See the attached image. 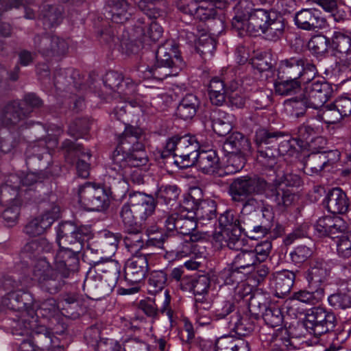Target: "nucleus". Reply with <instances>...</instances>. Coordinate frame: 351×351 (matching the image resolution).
Here are the masks:
<instances>
[{
	"label": "nucleus",
	"mask_w": 351,
	"mask_h": 351,
	"mask_svg": "<svg viewBox=\"0 0 351 351\" xmlns=\"http://www.w3.org/2000/svg\"><path fill=\"white\" fill-rule=\"evenodd\" d=\"M141 138L142 133L139 128L125 126L119 136L118 145L108 169L111 176L117 174L120 179L131 180L136 184L143 183V173L147 169L149 158Z\"/></svg>",
	"instance_id": "1"
},
{
	"label": "nucleus",
	"mask_w": 351,
	"mask_h": 351,
	"mask_svg": "<svg viewBox=\"0 0 351 351\" xmlns=\"http://www.w3.org/2000/svg\"><path fill=\"white\" fill-rule=\"evenodd\" d=\"M70 250L60 247L53 257V267L47 258H40L35 263L32 269V280L37 282L38 287L51 294L58 293L64 285V278L69 277L71 271L77 267L79 259L77 254L71 256Z\"/></svg>",
	"instance_id": "2"
},
{
	"label": "nucleus",
	"mask_w": 351,
	"mask_h": 351,
	"mask_svg": "<svg viewBox=\"0 0 351 351\" xmlns=\"http://www.w3.org/2000/svg\"><path fill=\"white\" fill-rule=\"evenodd\" d=\"M156 63L153 67H147L143 70L141 67L140 71L144 73L143 77H151L162 80L169 76H176L184 66L176 43L172 40H167L159 46L156 53Z\"/></svg>",
	"instance_id": "3"
},
{
	"label": "nucleus",
	"mask_w": 351,
	"mask_h": 351,
	"mask_svg": "<svg viewBox=\"0 0 351 351\" xmlns=\"http://www.w3.org/2000/svg\"><path fill=\"white\" fill-rule=\"evenodd\" d=\"M3 286L5 290H10L5 296L1 299V305L3 307L12 310L16 312L14 317L12 318V323L11 324L12 332L15 335H20L15 333L14 326L15 323H19V328H23L25 324L27 322L23 321V313L26 311H29L30 307L33 304V297L32 294L23 290V287L29 286V283L26 280L16 282L12 278H7L3 283Z\"/></svg>",
	"instance_id": "4"
},
{
	"label": "nucleus",
	"mask_w": 351,
	"mask_h": 351,
	"mask_svg": "<svg viewBox=\"0 0 351 351\" xmlns=\"http://www.w3.org/2000/svg\"><path fill=\"white\" fill-rule=\"evenodd\" d=\"M138 6L148 18L147 21L143 18L137 20L134 29L135 36L145 42L149 40L158 41L162 35L163 29L156 21H152V19L162 16L165 10V3L160 0H141Z\"/></svg>",
	"instance_id": "5"
},
{
	"label": "nucleus",
	"mask_w": 351,
	"mask_h": 351,
	"mask_svg": "<svg viewBox=\"0 0 351 351\" xmlns=\"http://www.w3.org/2000/svg\"><path fill=\"white\" fill-rule=\"evenodd\" d=\"M199 144L195 136L184 135L173 136L166 143L165 149L162 152L163 158L173 154L175 162L181 169L190 167L196 163Z\"/></svg>",
	"instance_id": "6"
},
{
	"label": "nucleus",
	"mask_w": 351,
	"mask_h": 351,
	"mask_svg": "<svg viewBox=\"0 0 351 351\" xmlns=\"http://www.w3.org/2000/svg\"><path fill=\"white\" fill-rule=\"evenodd\" d=\"M219 231H215L213 239L221 245H227L233 250H240L244 245L241 238L243 227L239 216L232 210H227L219 217Z\"/></svg>",
	"instance_id": "7"
},
{
	"label": "nucleus",
	"mask_w": 351,
	"mask_h": 351,
	"mask_svg": "<svg viewBox=\"0 0 351 351\" xmlns=\"http://www.w3.org/2000/svg\"><path fill=\"white\" fill-rule=\"evenodd\" d=\"M90 233L85 226L77 227L71 222L60 223L57 228V243L59 247L69 250V254L80 253L83 248L84 241Z\"/></svg>",
	"instance_id": "8"
},
{
	"label": "nucleus",
	"mask_w": 351,
	"mask_h": 351,
	"mask_svg": "<svg viewBox=\"0 0 351 351\" xmlns=\"http://www.w3.org/2000/svg\"><path fill=\"white\" fill-rule=\"evenodd\" d=\"M32 306L34 308H37L36 311H35L30 307L29 311H26L23 313L22 315L24 317L23 321L27 322V324H25L23 328H18L19 324L15 323L16 325L14 326L15 333L19 334L20 335H32V330H34L38 329L40 326H43L39 324V315L45 317H49L54 315L59 308L56 301L53 298H48L40 305H37L33 301Z\"/></svg>",
	"instance_id": "9"
},
{
	"label": "nucleus",
	"mask_w": 351,
	"mask_h": 351,
	"mask_svg": "<svg viewBox=\"0 0 351 351\" xmlns=\"http://www.w3.org/2000/svg\"><path fill=\"white\" fill-rule=\"evenodd\" d=\"M340 158L341 153L337 149L311 153L304 160V171L310 176L332 172L337 169Z\"/></svg>",
	"instance_id": "10"
},
{
	"label": "nucleus",
	"mask_w": 351,
	"mask_h": 351,
	"mask_svg": "<svg viewBox=\"0 0 351 351\" xmlns=\"http://www.w3.org/2000/svg\"><path fill=\"white\" fill-rule=\"evenodd\" d=\"M267 186V182L259 177L241 176L231 182L229 193L233 202H243L250 195L263 194Z\"/></svg>",
	"instance_id": "11"
},
{
	"label": "nucleus",
	"mask_w": 351,
	"mask_h": 351,
	"mask_svg": "<svg viewBox=\"0 0 351 351\" xmlns=\"http://www.w3.org/2000/svg\"><path fill=\"white\" fill-rule=\"evenodd\" d=\"M337 319L334 313L322 307H316L311 309L307 314L305 326L310 333L315 337H321L328 333L335 336L331 332L336 324Z\"/></svg>",
	"instance_id": "12"
},
{
	"label": "nucleus",
	"mask_w": 351,
	"mask_h": 351,
	"mask_svg": "<svg viewBox=\"0 0 351 351\" xmlns=\"http://www.w3.org/2000/svg\"><path fill=\"white\" fill-rule=\"evenodd\" d=\"M165 227L169 232H176L184 235H191L193 241H199L201 237L193 234L197 228V219L193 211L179 210L168 215L164 221Z\"/></svg>",
	"instance_id": "13"
},
{
	"label": "nucleus",
	"mask_w": 351,
	"mask_h": 351,
	"mask_svg": "<svg viewBox=\"0 0 351 351\" xmlns=\"http://www.w3.org/2000/svg\"><path fill=\"white\" fill-rule=\"evenodd\" d=\"M78 201L85 209L93 211L106 209L110 202L108 193L103 187L89 182L79 188Z\"/></svg>",
	"instance_id": "14"
},
{
	"label": "nucleus",
	"mask_w": 351,
	"mask_h": 351,
	"mask_svg": "<svg viewBox=\"0 0 351 351\" xmlns=\"http://www.w3.org/2000/svg\"><path fill=\"white\" fill-rule=\"evenodd\" d=\"M33 341H30L35 351H66L68 345L67 340L64 337V333L58 334L60 337L55 335L45 328L40 326L38 329L32 330Z\"/></svg>",
	"instance_id": "15"
},
{
	"label": "nucleus",
	"mask_w": 351,
	"mask_h": 351,
	"mask_svg": "<svg viewBox=\"0 0 351 351\" xmlns=\"http://www.w3.org/2000/svg\"><path fill=\"white\" fill-rule=\"evenodd\" d=\"M332 93L330 84L324 80L313 81L304 86L301 103L306 107L319 109L330 98Z\"/></svg>",
	"instance_id": "16"
},
{
	"label": "nucleus",
	"mask_w": 351,
	"mask_h": 351,
	"mask_svg": "<svg viewBox=\"0 0 351 351\" xmlns=\"http://www.w3.org/2000/svg\"><path fill=\"white\" fill-rule=\"evenodd\" d=\"M44 208L42 215L32 219L25 226L24 231L29 236L36 237L42 234L60 217V208L55 203L45 204Z\"/></svg>",
	"instance_id": "17"
},
{
	"label": "nucleus",
	"mask_w": 351,
	"mask_h": 351,
	"mask_svg": "<svg viewBox=\"0 0 351 351\" xmlns=\"http://www.w3.org/2000/svg\"><path fill=\"white\" fill-rule=\"evenodd\" d=\"M104 84L113 91L122 94L125 102H128L130 106H136L137 102L131 100L130 97L136 91V84L131 79L123 80L120 73L110 71L106 75Z\"/></svg>",
	"instance_id": "18"
},
{
	"label": "nucleus",
	"mask_w": 351,
	"mask_h": 351,
	"mask_svg": "<svg viewBox=\"0 0 351 351\" xmlns=\"http://www.w3.org/2000/svg\"><path fill=\"white\" fill-rule=\"evenodd\" d=\"M314 229L318 237L328 236L338 238L339 234L347 230V224L338 216H325L319 218L314 225Z\"/></svg>",
	"instance_id": "19"
},
{
	"label": "nucleus",
	"mask_w": 351,
	"mask_h": 351,
	"mask_svg": "<svg viewBox=\"0 0 351 351\" xmlns=\"http://www.w3.org/2000/svg\"><path fill=\"white\" fill-rule=\"evenodd\" d=\"M38 176L34 173H28L23 178L11 175L6 183L0 187V199L1 201H9L16 197L19 189L21 185L31 186L38 180Z\"/></svg>",
	"instance_id": "20"
},
{
	"label": "nucleus",
	"mask_w": 351,
	"mask_h": 351,
	"mask_svg": "<svg viewBox=\"0 0 351 351\" xmlns=\"http://www.w3.org/2000/svg\"><path fill=\"white\" fill-rule=\"evenodd\" d=\"M329 48L346 66H351V37L341 32H334Z\"/></svg>",
	"instance_id": "21"
},
{
	"label": "nucleus",
	"mask_w": 351,
	"mask_h": 351,
	"mask_svg": "<svg viewBox=\"0 0 351 351\" xmlns=\"http://www.w3.org/2000/svg\"><path fill=\"white\" fill-rule=\"evenodd\" d=\"M34 43L38 51L44 56L63 55L69 48L65 40L56 36H36Z\"/></svg>",
	"instance_id": "22"
},
{
	"label": "nucleus",
	"mask_w": 351,
	"mask_h": 351,
	"mask_svg": "<svg viewBox=\"0 0 351 351\" xmlns=\"http://www.w3.org/2000/svg\"><path fill=\"white\" fill-rule=\"evenodd\" d=\"M294 21L300 29L314 31L316 29H322L326 25V19L321 16L318 10L314 8H305L296 12Z\"/></svg>",
	"instance_id": "23"
},
{
	"label": "nucleus",
	"mask_w": 351,
	"mask_h": 351,
	"mask_svg": "<svg viewBox=\"0 0 351 351\" xmlns=\"http://www.w3.org/2000/svg\"><path fill=\"white\" fill-rule=\"evenodd\" d=\"M148 269V261L145 255H134L128 260L125 265V279L136 284L144 279Z\"/></svg>",
	"instance_id": "24"
},
{
	"label": "nucleus",
	"mask_w": 351,
	"mask_h": 351,
	"mask_svg": "<svg viewBox=\"0 0 351 351\" xmlns=\"http://www.w3.org/2000/svg\"><path fill=\"white\" fill-rule=\"evenodd\" d=\"M272 13L274 12L265 9L253 10L245 22L243 36L247 34L252 36L260 35L272 16Z\"/></svg>",
	"instance_id": "25"
},
{
	"label": "nucleus",
	"mask_w": 351,
	"mask_h": 351,
	"mask_svg": "<svg viewBox=\"0 0 351 351\" xmlns=\"http://www.w3.org/2000/svg\"><path fill=\"white\" fill-rule=\"evenodd\" d=\"M129 199L138 223L143 224L155 210L156 204L154 198L141 193H136L130 195Z\"/></svg>",
	"instance_id": "26"
},
{
	"label": "nucleus",
	"mask_w": 351,
	"mask_h": 351,
	"mask_svg": "<svg viewBox=\"0 0 351 351\" xmlns=\"http://www.w3.org/2000/svg\"><path fill=\"white\" fill-rule=\"evenodd\" d=\"M295 274L289 270H281L272 274L270 285L274 289L278 298H283L288 294L294 284Z\"/></svg>",
	"instance_id": "27"
},
{
	"label": "nucleus",
	"mask_w": 351,
	"mask_h": 351,
	"mask_svg": "<svg viewBox=\"0 0 351 351\" xmlns=\"http://www.w3.org/2000/svg\"><path fill=\"white\" fill-rule=\"evenodd\" d=\"M306 61V59L300 57H293L280 61L278 70V78L298 80L304 71Z\"/></svg>",
	"instance_id": "28"
},
{
	"label": "nucleus",
	"mask_w": 351,
	"mask_h": 351,
	"mask_svg": "<svg viewBox=\"0 0 351 351\" xmlns=\"http://www.w3.org/2000/svg\"><path fill=\"white\" fill-rule=\"evenodd\" d=\"M196 162L199 171L206 174H221L219 171L221 168L219 158L216 151L210 149L208 151L198 152Z\"/></svg>",
	"instance_id": "29"
},
{
	"label": "nucleus",
	"mask_w": 351,
	"mask_h": 351,
	"mask_svg": "<svg viewBox=\"0 0 351 351\" xmlns=\"http://www.w3.org/2000/svg\"><path fill=\"white\" fill-rule=\"evenodd\" d=\"M243 203V207L241 209V213L244 217H254L256 215V213L258 210H261L262 216L265 219H272L273 212L271 207L265 204L263 199H258L256 197H247Z\"/></svg>",
	"instance_id": "30"
},
{
	"label": "nucleus",
	"mask_w": 351,
	"mask_h": 351,
	"mask_svg": "<svg viewBox=\"0 0 351 351\" xmlns=\"http://www.w3.org/2000/svg\"><path fill=\"white\" fill-rule=\"evenodd\" d=\"M271 219H265L260 224L253 221L250 217L243 219V232L250 239L256 240L267 236L271 228Z\"/></svg>",
	"instance_id": "31"
},
{
	"label": "nucleus",
	"mask_w": 351,
	"mask_h": 351,
	"mask_svg": "<svg viewBox=\"0 0 351 351\" xmlns=\"http://www.w3.org/2000/svg\"><path fill=\"white\" fill-rule=\"evenodd\" d=\"M24 117L18 101L8 103L0 110V122L5 127L16 125Z\"/></svg>",
	"instance_id": "32"
},
{
	"label": "nucleus",
	"mask_w": 351,
	"mask_h": 351,
	"mask_svg": "<svg viewBox=\"0 0 351 351\" xmlns=\"http://www.w3.org/2000/svg\"><path fill=\"white\" fill-rule=\"evenodd\" d=\"M107 9L106 17L116 23H123L131 15L129 4L125 0L110 1Z\"/></svg>",
	"instance_id": "33"
},
{
	"label": "nucleus",
	"mask_w": 351,
	"mask_h": 351,
	"mask_svg": "<svg viewBox=\"0 0 351 351\" xmlns=\"http://www.w3.org/2000/svg\"><path fill=\"white\" fill-rule=\"evenodd\" d=\"M348 206L347 195L340 188H334L330 191L328 195L327 208L330 213H346Z\"/></svg>",
	"instance_id": "34"
},
{
	"label": "nucleus",
	"mask_w": 351,
	"mask_h": 351,
	"mask_svg": "<svg viewBox=\"0 0 351 351\" xmlns=\"http://www.w3.org/2000/svg\"><path fill=\"white\" fill-rule=\"evenodd\" d=\"M200 106L199 98L193 94H186L180 101L177 114L184 120L191 119Z\"/></svg>",
	"instance_id": "35"
},
{
	"label": "nucleus",
	"mask_w": 351,
	"mask_h": 351,
	"mask_svg": "<svg viewBox=\"0 0 351 351\" xmlns=\"http://www.w3.org/2000/svg\"><path fill=\"white\" fill-rule=\"evenodd\" d=\"M252 10L251 3L245 0L239 1L234 7L235 15L232 20V26L238 31L240 36H243L245 22Z\"/></svg>",
	"instance_id": "36"
},
{
	"label": "nucleus",
	"mask_w": 351,
	"mask_h": 351,
	"mask_svg": "<svg viewBox=\"0 0 351 351\" xmlns=\"http://www.w3.org/2000/svg\"><path fill=\"white\" fill-rule=\"evenodd\" d=\"M250 144L240 132H234L230 135L223 145V149L227 154L243 153L249 150Z\"/></svg>",
	"instance_id": "37"
},
{
	"label": "nucleus",
	"mask_w": 351,
	"mask_h": 351,
	"mask_svg": "<svg viewBox=\"0 0 351 351\" xmlns=\"http://www.w3.org/2000/svg\"><path fill=\"white\" fill-rule=\"evenodd\" d=\"M215 4L209 3L199 6H195L193 3L190 5L186 4L185 6L188 8H186L183 6V13L193 16L195 19L202 21L213 19L217 15Z\"/></svg>",
	"instance_id": "38"
},
{
	"label": "nucleus",
	"mask_w": 351,
	"mask_h": 351,
	"mask_svg": "<svg viewBox=\"0 0 351 351\" xmlns=\"http://www.w3.org/2000/svg\"><path fill=\"white\" fill-rule=\"evenodd\" d=\"M330 306L335 310H346L351 308V283L345 288L337 290L328 297Z\"/></svg>",
	"instance_id": "39"
},
{
	"label": "nucleus",
	"mask_w": 351,
	"mask_h": 351,
	"mask_svg": "<svg viewBox=\"0 0 351 351\" xmlns=\"http://www.w3.org/2000/svg\"><path fill=\"white\" fill-rule=\"evenodd\" d=\"M285 29L284 19L281 16H277L275 13H272V16L261 34L264 35L265 39L276 41L282 36Z\"/></svg>",
	"instance_id": "40"
},
{
	"label": "nucleus",
	"mask_w": 351,
	"mask_h": 351,
	"mask_svg": "<svg viewBox=\"0 0 351 351\" xmlns=\"http://www.w3.org/2000/svg\"><path fill=\"white\" fill-rule=\"evenodd\" d=\"M328 271L323 263H317L315 265L311 267L306 274L308 282V288L324 289L322 284L326 279Z\"/></svg>",
	"instance_id": "41"
},
{
	"label": "nucleus",
	"mask_w": 351,
	"mask_h": 351,
	"mask_svg": "<svg viewBox=\"0 0 351 351\" xmlns=\"http://www.w3.org/2000/svg\"><path fill=\"white\" fill-rule=\"evenodd\" d=\"M256 263L254 252L251 250L240 251L232 261V264L235 269H239L243 275L252 271Z\"/></svg>",
	"instance_id": "42"
},
{
	"label": "nucleus",
	"mask_w": 351,
	"mask_h": 351,
	"mask_svg": "<svg viewBox=\"0 0 351 351\" xmlns=\"http://www.w3.org/2000/svg\"><path fill=\"white\" fill-rule=\"evenodd\" d=\"M180 192L176 184H163L156 192V199L159 203L172 207L176 203Z\"/></svg>",
	"instance_id": "43"
},
{
	"label": "nucleus",
	"mask_w": 351,
	"mask_h": 351,
	"mask_svg": "<svg viewBox=\"0 0 351 351\" xmlns=\"http://www.w3.org/2000/svg\"><path fill=\"white\" fill-rule=\"evenodd\" d=\"M197 32L199 34L198 42L195 45L197 51L204 56H212L216 49V41L207 34L204 27H199Z\"/></svg>",
	"instance_id": "44"
},
{
	"label": "nucleus",
	"mask_w": 351,
	"mask_h": 351,
	"mask_svg": "<svg viewBox=\"0 0 351 351\" xmlns=\"http://www.w3.org/2000/svg\"><path fill=\"white\" fill-rule=\"evenodd\" d=\"M217 351H250L248 343L241 339L230 336L219 338L216 342Z\"/></svg>",
	"instance_id": "45"
},
{
	"label": "nucleus",
	"mask_w": 351,
	"mask_h": 351,
	"mask_svg": "<svg viewBox=\"0 0 351 351\" xmlns=\"http://www.w3.org/2000/svg\"><path fill=\"white\" fill-rule=\"evenodd\" d=\"M204 200L203 199V193L200 188H191L189 192L184 195V199L180 204L179 209L187 212L194 211L199 206L200 202Z\"/></svg>",
	"instance_id": "46"
},
{
	"label": "nucleus",
	"mask_w": 351,
	"mask_h": 351,
	"mask_svg": "<svg viewBox=\"0 0 351 351\" xmlns=\"http://www.w3.org/2000/svg\"><path fill=\"white\" fill-rule=\"evenodd\" d=\"M51 248V244L47 239L40 238L27 243L23 247V253L32 258L38 256L41 252H49Z\"/></svg>",
	"instance_id": "47"
},
{
	"label": "nucleus",
	"mask_w": 351,
	"mask_h": 351,
	"mask_svg": "<svg viewBox=\"0 0 351 351\" xmlns=\"http://www.w3.org/2000/svg\"><path fill=\"white\" fill-rule=\"evenodd\" d=\"M234 117L231 114L219 112V117L213 121V129L219 136H226L233 128Z\"/></svg>",
	"instance_id": "48"
},
{
	"label": "nucleus",
	"mask_w": 351,
	"mask_h": 351,
	"mask_svg": "<svg viewBox=\"0 0 351 351\" xmlns=\"http://www.w3.org/2000/svg\"><path fill=\"white\" fill-rule=\"evenodd\" d=\"M62 8L60 6L47 5L42 10L43 22L46 28L58 25L62 21Z\"/></svg>",
	"instance_id": "49"
},
{
	"label": "nucleus",
	"mask_w": 351,
	"mask_h": 351,
	"mask_svg": "<svg viewBox=\"0 0 351 351\" xmlns=\"http://www.w3.org/2000/svg\"><path fill=\"white\" fill-rule=\"evenodd\" d=\"M308 290H300L293 293V298L301 302L311 305L319 303L324 295V289L308 288Z\"/></svg>",
	"instance_id": "50"
},
{
	"label": "nucleus",
	"mask_w": 351,
	"mask_h": 351,
	"mask_svg": "<svg viewBox=\"0 0 351 351\" xmlns=\"http://www.w3.org/2000/svg\"><path fill=\"white\" fill-rule=\"evenodd\" d=\"M145 228L143 226H138L137 231L135 230H126L128 234L124 238V244L131 253H136L144 246V241L141 232Z\"/></svg>",
	"instance_id": "51"
},
{
	"label": "nucleus",
	"mask_w": 351,
	"mask_h": 351,
	"mask_svg": "<svg viewBox=\"0 0 351 351\" xmlns=\"http://www.w3.org/2000/svg\"><path fill=\"white\" fill-rule=\"evenodd\" d=\"M135 215L134 208L129 200L122 206L119 212L120 218L126 230H135V231H137L136 228H138V226H143L138 223Z\"/></svg>",
	"instance_id": "52"
},
{
	"label": "nucleus",
	"mask_w": 351,
	"mask_h": 351,
	"mask_svg": "<svg viewBox=\"0 0 351 351\" xmlns=\"http://www.w3.org/2000/svg\"><path fill=\"white\" fill-rule=\"evenodd\" d=\"M264 311L262 317L265 323L271 328L281 326L283 322V315L281 310L276 306H263Z\"/></svg>",
	"instance_id": "53"
},
{
	"label": "nucleus",
	"mask_w": 351,
	"mask_h": 351,
	"mask_svg": "<svg viewBox=\"0 0 351 351\" xmlns=\"http://www.w3.org/2000/svg\"><path fill=\"white\" fill-rule=\"evenodd\" d=\"M197 219L211 220L216 217V204L213 200L205 199L193 211Z\"/></svg>",
	"instance_id": "54"
},
{
	"label": "nucleus",
	"mask_w": 351,
	"mask_h": 351,
	"mask_svg": "<svg viewBox=\"0 0 351 351\" xmlns=\"http://www.w3.org/2000/svg\"><path fill=\"white\" fill-rule=\"evenodd\" d=\"M167 274L162 270L152 271L149 277V291L156 293L162 291L167 282Z\"/></svg>",
	"instance_id": "55"
},
{
	"label": "nucleus",
	"mask_w": 351,
	"mask_h": 351,
	"mask_svg": "<svg viewBox=\"0 0 351 351\" xmlns=\"http://www.w3.org/2000/svg\"><path fill=\"white\" fill-rule=\"evenodd\" d=\"M317 117L319 120L327 124H335L341 120L342 117L333 104L319 107Z\"/></svg>",
	"instance_id": "56"
},
{
	"label": "nucleus",
	"mask_w": 351,
	"mask_h": 351,
	"mask_svg": "<svg viewBox=\"0 0 351 351\" xmlns=\"http://www.w3.org/2000/svg\"><path fill=\"white\" fill-rule=\"evenodd\" d=\"M280 81L274 84L275 91L280 95H289L295 93L300 88L298 80L280 79Z\"/></svg>",
	"instance_id": "57"
},
{
	"label": "nucleus",
	"mask_w": 351,
	"mask_h": 351,
	"mask_svg": "<svg viewBox=\"0 0 351 351\" xmlns=\"http://www.w3.org/2000/svg\"><path fill=\"white\" fill-rule=\"evenodd\" d=\"M330 38L322 34L313 36L308 43V47L311 51L317 55L325 53L329 47Z\"/></svg>",
	"instance_id": "58"
},
{
	"label": "nucleus",
	"mask_w": 351,
	"mask_h": 351,
	"mask_svg": "<svg viewBox=\"0 0 351 351\" xmlns=\"http://www.w3.org/2000/svg\"><path fill=\"white\" fill-rule=\"evenodd\" d=\"M229 89L232 93L229 95V101L232 106L237 108H243L247 101V97L241 90L239 89V82L235 80L230 82Z\"/></svg>",
	"instance_id": "59"
},
{
	"label": "nucleus",
	"mask_w": 351,
	"mask_h": 351,
	"mask_svg": "<svg viewBox=\"0 0 351 351\" xmlns=\"http://www.w3.org/2000/svg\"><path fill=\"white\" fill-rule=\"evenodd\" d=\"M297 199V196L290 189H285L279 184L276 189L275 201L279 206L288 207L292 205Z\"/></svg>",
	"instance_id": "60"
},
{
	"label": "nucleus",
	"mask_w": 351,
	"mask_h": 351,
	"mask_svg": "<svg viewBox=\"0 0 351 351\" xmlns=\"http://www.w3.org/2000/svg\"><path fill=\"white\" fill-rule=\"evenodd\" d=\"M244 322L247 320H243L239 313H234L230 317L228 323V328L239 336H245L250 332L252 328L247 327Z\"/></svg>",
	"instance_id": "61"
},
{
	"label": "nucleus",
	"mask_w": 351,
	"mask_h": 351,
	"mask_svg": "<svg viewBox=\"0 0 351 351\" xmlns=\"http://www.w3.org/2000/svg\"><path fill=\"white\" fill-rule=\"evenodd\" d=\"M243 278L244 275L239 269H235L232 263L230 267L223 269L219 275V279L222 280L225 285L238 283L243 280Z\"/></svg>",
	"instance_id": "62"
},
{
	"label": "nucleus",
	"mask_w": 351,
	"mask_h": 351,
	"mask_svg": "<svg viewBox=\"0 0 351 351\" xmlns=\"http://www.w3.org/2000/svg\"><path fill=\"white\" fill-rule=\"evenodd\" d=\"M228 154L226 172L227 173H235L240 171L244 167L245 164V158L243 153Z\"/></svg>",
	"instance_id": "63"
},
{
	"label": "nucleus",
	"mask_w": 351,
	"mask_h": 351,
	"mask_svg": "<svg viewBox=\"0 0 351 351\" xmlns=\"http://www.w3.org/2000/svg\"><path fill=\"white\" fill-rule=\"evenodd\" d=\"M337 241V251L339 257L349 258L351 256V232L339 235Z\"/></svg>",
	"instance_id": "64"
}]
</instances>
